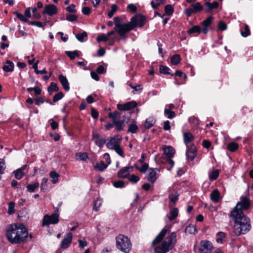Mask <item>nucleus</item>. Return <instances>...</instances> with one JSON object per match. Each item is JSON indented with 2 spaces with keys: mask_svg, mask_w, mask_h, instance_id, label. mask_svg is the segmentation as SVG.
Listing matches in <instances>:
<instances>
[{
  "mask_svg": "<svg viewBox=\"0 0 253 253\" xmlns=\"http://www.w3.org/2000/svg\"><path fill=\"white\" fill-rule=\"evenodd\" d=\"M251 202L247 196H242L236 206L231 211L229 216L234 222V232L237 236L245 234L251 229L250 219L245 215L243 210L250 208Z\"/></svg>",
  "mask_w": 253,
  "mask_h": 253,
  "instance_id": "obj_1",
  "label": "nucleus"
},
{
  "mask_svg": "<svg viewBox=\"0 0 253 253\" xmlns=\"http://www.w3.org/2000/svg\"><path fill=\"white\" fill-rule=\"evenodd\" d=\"M113 20L116 31L122 39L126 37V34L127 32L137 26L142 27L145 23V18L142 15H137L132 17L128 23H125L118 17H115Z\"/></svg>",
  "mask_w": 253,
  "mask_h": 253,
  "instance_id": "obj_2",
  "label": "nucleus"
},
{
  "mask_svg": "<svg viewBox=\"0 0 253 253\" xmlns=\"http://www.w3.org/2000/svg\"><path fill=\"white\" fill-rule=\"evenodd\" d=\"M6 237L12 244H20L26 241L28 232L22 224L11 225L7 229Z\"/></svg>",
  "mask_w": 253,
  "mask_h": 253,
  "instance_id": "obj_3",
  "label": "nucleus"
},
{
  "mask_svg": "<svg viewBox=\"0 0 253 253\" xmlns=\"http://www.w3.org/2000/svg\"><path fill=\"white\" fill-rule=\"evenodd\" d=\"M176 234L171 232L167 237L166 241H164L161 244L155 248L156 253H167L172 250L176 243Z\"/></svg>",
  "mask_w": 253,
  "mask_h": 253,
  "instance_id": "obj_4",
  "label": "nucleus"
},
{
  "mask_svg": "<svg viewBox=\"0 0 253 253\" xmlns=\"http://www.w3.org/2000/svg\"><path fill=\"white\" fill-rule=\"evenodd\" d=\"M116 246L118 249L125 253H128L131 249V243L127 237L119 235L116 238Z\"/></svg>",
  "mask_w": 253,
  "mask_h": 253,
  "instance_id": "obj_5",
  "label": "nucleus"
},
{
  "mask_svg": "<svg viewBox=\"0 0 253 253\" xmlns=\"http://www.w3.org/2000/svg\"><path fill=\"white\" fill-rule=\"evenodd\" d=\"M163 150L164 154L168 157L166 162L170 165V167L169 168H168L167 169L168 170H170L174 164V162L172 160H171V158L173 157L175 154V150L174 148L170 146H165L163 148Z\"/></svg>",
  "mask_w": 253,
  "mask_h": 253,
  "instance_id": "obj_6",
  "label": "nucleus"
},
{
  "mask_svg": "<svg viewBox=\"0 0 253 253\" xmlns=\"http://www.w3.org/2000/svg\"><path fill=\"white\" fill-rule=\"evenodd\" d=\"M59 221V214L54 213L50 215L46 214L42 219V225L43 226H48L50 224H56Z\"/></svg>",
  "mask_w": 253,
  "mask_h": 253,
  "instance_id": "obj_7",
  "label": "nucleus"
},
{
  "mask_svg": "<svg viewBox=\"0 0 253 253\" xmlns=\"http://www.w3.org/2000/svg\"><path fill=\"white\" fill-rule=\"evenodd\" d=\"M212 248V244L210 241H202L200 242L199 251L201 253H210Z\"/></svg>",
  "mask_w": 253,
  "mask_h": 253,
  "instance_id": "obj_8",
  "label": "nucleus"
},
{
  "mask_svg": "<svg viewBox=\"0 0 253 253\" xmlns=\"http://www.w3.org/2000/svg\"><path fill=\"white\" fill-rule=\"evenodd\" d=\"M92 140L94 141L95 145L100 148H102L104 144L106 143V139L97 133L92 132Z\"/></svg>",
  "mask_w": 253,
  "mask_h": 253,
  "instance_id": "obj_9",
  "label": "nucleus"
},
{
  "mask_svg": "<svg viewBox=\"0 0 253 253\" xmlns=\"http://www.w3.org/2000/svg\"><path fill=\"white\" fill-rule=\"evenodd\" d=\"M213 19L212 16H210L204 20L201 24L202 26V32L204 34H207L209 32V29Z\"/></svg>",
  "mask_w": 253,
  "mask_h": 253,
  "instance_id": "obj_10",
  "label": "nucleus"
},
{
  "mask_svg": "<svg viewBox=\"0 0 253 253\" xmlns=\"http://www.w3.org/2000/svg\"><path fill=\"white\" fill-rule=\"evenodd\" d=\"M73 238V235L71 233H67L60 244V248L63 249L68 248L70 245Z\"/></svg>",
  "mask_w": 253,
  "mask_h": 253,
  "instance_id": "obj_11",
  "label": "nucleus"
},
{
  "mask_svg": "<svg viewBox=\"0 0 253 253\" xmlns=\"http://www.w3.org/2000/svg\"><path fill=\"white\" fill-rule=\"evenodd\" d=\"M137 103L134 101L127 102L123 104H118L117 108L121 111H128L137 106Z\"/></svg>",
  "mask_w": 253,
  "mask_h": 253,
  "instance_id": "obj_12",
  "label": "nucleus"
},
{
  "mask_svg": "<svg viewBox=\"0 0 253 253\" xmlns=\"http://www.w3.org/2000/svg\"><path fill=\"white\" fill-rule=\"evenodd\" d=\"M132 170L133 167L131 166L124 167L118 172V176L122 178H127L129 175V172L132 171Z\"/></svg>",
  "mask_w": 253,
  "mask_h": 253,
  "instance_id": "obj_13",
  "label": "nucleus"
},
{
  "mask_svg": "<svg viewBox=\"0 0 253 253\" xmlns=\"http://www.w3.org/2000/svg\"><path fill=\"white\" fill-rule=\"evenodd\" d=\"M197 149L194 145L189 147L187 145V150L186 152V155L188 160L191 161H193L196 156Z\"/></svg>",
  "mask_w": 253,
  "mask_h": 253,
  "instance_id": "obj_14",
  "label": "nucleus"
},
{
  "mask_svg": "<svg viewBox=\"0 0 253 253\" xmlns=\"http://www.w3.org/2000/svg\"><path fill=\"white\" fill-rule=\"evenodd\" d=\"M57 12V7L53 4L46 5L44 7L43 13H46L49 16H52Z\"/></svg>",
  "mask_w": 253,
  "mask_h": 253,
  "instance_id": "obj_15",
  "label": "nucleus"
},
{
  "mask_svg": "<svg viewBox=\"0 0 253 253\" xmlns=\"http://www.w3.org/2000/svg\"><path fill=\"white\" fill-rule=\"evenodd\" d=\"M158 171L157 169L150 168L149 169L148 176L147 177L148 181L154 183L157 179V171Z\"/></svg>",
  "mask_w": 253,
  "mask_h": 253,
  "instance_id": "obj_16",
  "label": "nucleus"
},
{
  "mask_svg": "<svg viewBox=\"0 0 253 253\" xmlns=\"http://www.w3.org/2000/svg\"><path fill=\"white\" fill-rule=\"evenodd\" d=\"M168 231V229L165 228L163 229V230L159 233V234L156 236L155 239L152 242V245H155L156 244L160 242L166 236V234Z\"/></svg>",
  "mask_w": 253,
  "mask_h": 253,
  "instance_id": "obj_17",
  "label": "nucleus"
},
{
  "mask_svg": "<svg viewBox=\"0 0 253 253\" xmlns=\"http://www.w3.org/2000/svg\"><path fill=\"white\" fill-rule=\"evenodd\" d=\"M58 79L64 89L67 91H69L70 90V86L67 78L63 75H60Z\"/></svg>",
  "mask_w": 253,
  "mask_h": 253,
  "instance_id": "obj_18",
  "label": "nucleus"
},
{
  "mask_svg": "<svg viewBox=\"0 0 253 253\" xmlns=\"http://www.w3.org/2000/svg\"><path fill=\"white\" fill-rule=\"evenodd\" d=\"M218 2L217 1H213L212 3L210 2H206L205 5L206 7V11L211 12L213 9L216 8L218 6Z\"/></svg>",
  "mask_w": 253,
  "mask_h": 253,
  "instance_id": "obj_19",
  "label": "nucleus"
},
{
  "mask_svg": "<svg viewBox=\"0 0 253 253\" xmlns=\"http://www.w3.org/2000/svg\"><path fill=\"white\" fill-rule=\"evenodd\" d=\"M211 200L215 203H218L220 200V193L217 189L213 190L210 194Z\"/></svg>",
  "mask_w": 253,
  "mask_h": 253,
  "instance_id": "obj_20",
  "label": "nucleus"
},
{
  "mask_svg": "<svg viewBox=\"0 0 253 253\" xmlns=\"http://www.w3.org/2000/svg\"><path fill=\"white\" fill-rule=\"evenodd\" d=\"M6 65H4L2 67L3 70L6 72H12L13 70L14 67V63L9 60H7L6 61Z\"/></svg>",
  "mask_w": 253,
  "mask_h": 253,
  "instance_id": "obj_21",
  "label": "nucleus"
},
{
  "mask_svg": "<svg viewBox=\"0 0 253 253\" xmlns=\"http://www.w3.org/2000/svg\"><path fill=\"white\" fill-rule=\"evenodd\" d=\"M124 121L125 120H114L113 122L115 123V125H116V129L118 131H121L123 129L124 126H125L124 125Z\"/></svg>",
  "mask_w": 253,
  "mask_h": 253,
  "instance_id": "obj_22",
  "label": "nucleus"
},
{
  "mask_svg": "<svg viewBox=\"0 0 253 253\" xmlns=\"http://www.w3.org/2000/svg\"><path fill=\"white\" fill-rule=\"evenodd\" d=\"M184 142L186 145L191 142L194 139V136L189 132H184L183 133Z\"/></svg>",
  "mask_w": 253,
  "mask_h": 253,
  "instance_id": "obj_23",
  "label": "nucleus"
},
{
  "mask_svg": "<svg viewBox=\"0 0 253 253\" xmlns=\"http://www.w3.org/2000/svg\"><path fill=\"white\" fill-rule=\"evenodd\" d=\"M155 121V118L152 117L147 118L145 121L144 125L145 128L147 129L151 128L153 126Z\"/></svg>",
  "mask_w": 253,
  "mask_h": 253,
  "instance_id": "obj_24",
  "label": "nucleus"
},
{
  "mask_svg": "<svg viewBox=\"0 0 253 253\" xmlns=\"http://www.w3.org/2000/svg\"><path fill=\"white\" fill-rule=\"evenodd\" d=\"M119 143L116 141L115 139L110 138L109 141L106 143V147L109 149L113 150L114 148L119 145Z\"/></svg>",
  "mask_w": 253,
  "mask_h": 253,
  "instance_id": "obj_25",
  "label": "nucleus"
},
{
  "mask_svg": "<svg viewBox=\"0 0 253 253\" xmlns=\"http://www.w3.org/2000/svg\"><path fill=\"white\" fill-rule=\"evenodd\" d=\"M178 210L177 208H173L170 210L169 215H167L170 221L174 220L178 215Z\"/></svg>",
  "mask_w": 253,
  "mask_h": 253,
  "instance_id": "obj_26",
  "label": "nucleus"
},
{
  "mask_svg": "<svg viewBox=\"0 0 253 253\" xmlns=\"http://www.w3.org/2000/svg\"><path fill=\"white\" fill-rule=\"evenodd\" d=\"M160 72L164 75H170L171 76H173V74L170 72V69L167 66L163 65H160L159 66Z\"/></svg>",
  "mask_w": 253,
  "mask_h": 253,
  "instance_id": "obj_27",
  "label": "nucleus"
},
{
  "mask_svg": "<svg viewBox=\"0 0 253 253\" xmlns=\"http://www.w3.org/2000/svg\"><path fill=\"white\" fill-rule=\"evenodd\" d=\"M108 164H105V163L101 161L98 163H96L94 166V168L99 171H103L108 167Z\"/></svg>",
  "mask_w": 253,
  "mask_h": 253,
  "instance_id": "obj_28",
  "label": "nucleus"
},
{
  "mask_svg": "<svg viewBox=\"0 0 253 253\" xmlns=\"http://www.w3.org/2000/svg\"><path fill=\"white\" fill-rule=\"evenodd\" d=\"M59 90V87L57 86V84L53 82L50 83L49 86L48 87L47 90L50 95H51L52 92L57 91Z\"/></svg>",
  "mask_w": 253,
  "mask_h": 253,
  "instance_id": "obj_29",
  "label": "nucleus"
},
{
  "mask_svg": "<svg viewBox=\"0 0 253 253\" xmlns=\"http://www.w3.org/2000/svg\"><path fill=\"white\" fill-rule=\"evenodd\" d=\"M197 232L196 226L194 225L190 224L187 226L185 229V232L186 234H194Z\"/></svg>",
  "mask_w": 253,
  "mask_h": 253,
  "instance_id": "obj_30",
  "label": "nucleus"
},
{
  "mask_svg": "<svg viewBox=\"0 0 253 253\" xmlns=\"http://www.w3.org/2000/svg\"><path fill=\"white\" fill-rule=\"evenodd\" d=\"M201 32H202L201 27L198 25L194 26L188 31V33L189 34H192L193 33L200 34Z\"/></svg>",
  "mask_w": 253,
  "mask_h": 253,
  "instance_id": "obj_31",
  "label": "nucleus"
},
{
  "mask_svg": "<svg viewBox=\"0 0 253 253\" xmlns=\"http://www.w3.org/2000/svg\"><path fill=\"white\" fill-rule=\"evenodd\" d=\"M155 1L152 0L151 2V5L152 7L156 9L162 4H164L166 2V0H155Z\"/></svg>",
  "mask_w": 253,
  "mask_h": 253,
  "instance_id": "obj_32",
  "label": "nucleus"
},
{
  "mask_svg": "<svg viewBox=\"0 0 253 253\" xmlns=\"http://www.w3.org/2000/svg\"><path fill=\"white\" fill-rule=\"evenodd\" d=\"M50 177L52 178V183L53 184L56 183L58 181V177L59 174L55 171H51L49 174Z\"/></svg>",
  "mask_w": 253,
  "mask_h": 253,
  "instance_id": "obj_33",
  "label": "nucleus"
},
{
  "mask_svg": "<svg viewBox=\"0 0 253 253\" xmlns=\"http://www.w3.org/2000/svg\"><path fill=\"white\" fill-rule=\"evenodd\" d=\"M181 58L179 54H174L171 57V63L173 65H177L180 62Z\"/></svg>",
  "mask_w": 253,
  "mask_h": 253,
  "instance_id": "obj_34",
  "label": "nucleus"
},
{
  "mask_svg": "<svg viewBox=\"0 0 253 253\" xmlns=\"http://www.w3.org/2000/svg\"><path fill=\"white\" fill-rule=\"evenodd\" d=\"M39 186V183L36 182L33 184H29L27 185V191L29 192H33Z\"/></svg>",
  "mask_w": 253,
  "mask_h": 253,
  "instance_id": "obj_35",
  "label": "nucleus"
},
{
  "mask_svg": "<svg viewBox=\"0 0 253 253\" xmlns=\"http://www.w3.org/2000/svg\"><path fill=\"white\" fill-rule=\"evenodd\" d=\"M79 52L80 51L78 50H75L74 51H66L65 53L71 60H73L75 59L76 56H79Z\"/></svg>",
  "mask_w": 253,
  "mask_h": 253,
  "instance_id": "obj_36",
  "label": "nucleus"
},
{
  "mask_svg": "<svg viewBox=\"0 0 253 253\" xmlns=\"http://www.w3.org/2000/svg\"><path fill=\"white\" fill-rule=\"evenodd\" d=\"M138 129V127L136 124V123H133L130 124L128 128V131L132 133H135L137 132Z\"/></svg>",
  "mask_w": 253,
  "mask_h": 253,
  "instance_id": "obj_37",
  "label": "nucleus"
},
{
  "mask_svg": "<svg viewBox=\"0 0 253 253\" xmlns=\"http://www.w3.org/2000/svg\"><path fill=\"white\" fill-rule=\"evenodd\" d=\"M13 173L14 174L15 178L18 180L21 179L25 175L24 172L19 169L14 170Z\"/></svg>",
  "mask_w": 253,
  "mask_h": 253,
  "instance_id": "obj_38",
  "label": "nucleus"
},
{
  "mask_svg": "<svg viewBox=\"0 0 253 253\" xmlns=\"http://www.w3.org/2000/svg\"><path fill=\"white\" fill-rule=\"evenodd\" d=\"M225 238V234L224 233L222 232H219L216 234V242L218 243H222L223 240Z\"/></svg>",
  "mask_w": 253,
  "mask_h": 253,
  "instance_id": "obj_39",
  "label": "nucleus"
},
{
  "mask_svg": "<svg viewBox=\"0 0 253 253\" xmlns=\"http://www.w3.org/2000/svg\"><path fill=\"white\" fill-rule=\"evenodd\" d=\"M239 145L237 143L231 142L227 145L228 149L231 152H234L238 149Z\"/></svg>",
  "mask_w": 253,
  "mask_h": 253,
  "instance_id": "obj_40",
  "label": "nucleus"
},
{
  "mask_svg": "<svg viewBox=\"0 0 253 253\" xmlns=\"http://www.w3.org/2000/svg\"><path fill=\"white\" fill-rule=\"evenodd\" d=\"M194 13H197L202 11L203 9V6L200 2H197L192 4Z\"/></svg>",
  "mask_w": 253,
  "mask_h": 253,
  "instance_id": "obj_41",
  "label": "nucleus"
},
{
  "mask_svg": "<svg viewBox=\"0 0 253 253\" xmlns=\"http://www.w3.org/2000/svg\"><path fill=\"white\" fill-rule=\"evenodd\" d=\"M141 164L142 166L141 168H139L136 164L134 165V167L141 172H145L148 168L149 165L147 163H143Z\"/></svg>",
  "mask_w": 253,
  "mask_h": 253,
  "instance_id": "obj_42",
  "label": "nucleus"
},
{
  "mask_svg": "<svg viewBox=\"0 0 253 253\" xmlns=\"http://www.w3.org/2000/svg\"><path fill=\"white\" fill-rule=\"evenodd\" d=\"M120 115L119 112L115 111L112 113H110L108 114V117L112 119V121H114V120H118L120 119Z\"/></svg>",
  "mask_w": 253,
  "mask_h": 253,
  "instance_id": "obj_43",
  "label": "nucleus"
},
{
  "mask_svg": "<svg viewBox=\"0 0 253 253\" xmlns=\"http://www.w3.org/2000/svg\"><path fill=\"white\" fill-rule=\"evenodd\" d=\"M87 34L86 32H83L82 33L77 34L76 35V38L80 42H84V38L87 37Z\"/></svg>",
  "mask_w": 253,
  "mask_h": 253,
  "instance_id": "obj_44",
  "label": "nucleus"
},
{
  "mask_svg": "<svg viewBox=\"0 0 253 253\" xmlns=\"http://www.w3.org/2000/svg\"><path fill=\"white\" fill-rule=\"evenodd\" d=\"M165 11L166 14L168 15H171L173 13L174 9L172 5L170 4H167L165 6Z\"/></svg>",
  "mask_w": 253,
  "mask_h": 253,
  "instance_id": "obj_45",
  "label": "nucleus"
},
{
  "mask_svg": "<svg viewBox=\"0 0 253 253\" xmlns=\"http://www.w3.org/2000/svg\"><path fill=\"white\" fill-rule=\"evenodd\" d=\"M241 34L243 37H247L250 35V30L247 25H245L244 31L241 30Z\"/></svg>",
  "mask_w": 253,
  "mask_h": 253,
  "instance_id": "obj_46",
  "label": "nucleus"
},
{
  "mask_svg": "<svg viewBox=\"0 0 253 253\" xmlns=\"http://www.w3.org/2000/svg\"><path fill=\"white\" fill-rule=\"evenodd\" d=\"M102 205L101 200L99 198H97L95 201L93 205V210L96 211L99 210L100 207Z\"/></svg>",
  "mask_w": 253,
  "mask_h": 253,
  "instance_id": "obj_47",
  "label": "nucleus"
},
{
  "mask_svg": "<svg viewBox=\"0 0 253 253\" xmlns=\"http://www.w3.org/2000/svg\"><path fill=\"white\" fill-rule=\"evenodd\" d=\"M219 175V171L217 169L212 171L209 174V178L211 180H215Z\"/></svg>",
  "mask_w": 253,
  "mask_h": 253,
  "instance_id": "obj_48",
  "label": "nucleus"
},
{
  "mask_svg": "<svg viewBox=\"0 0 253 253\" xmlns=\"http://www.w3.org/2000/svg\"><path fill=\"white\" fill-rule=\"evenodd\" d=\"M164 112L169 119H172L174 118L175 116L174 112L170 111L168 109L165 108Z\"/></svg>",
  "mask_w": 253,
  "mask_h": 253,
  "instance_id": "obj_49",
  "label": "nucleus"
},
{
  "mask_svg": "<svg viewBox=\"0 0 253 253\" xmlns=\"http://www.w3.org/2000/svg\"><path fill=\"white\" fill-rule=\"evenodd\" d=\"M117 8L118 6L116 4H113L111 6V9L108 13L109 18H112L113 16L114 13L117 10Z\"/></svg>",
  "mask_w": 253,
  "mask_h": 253,
  "instance_id": "obj_50",
  "label": "nucleus"
},
{
  "mask_svg": "<svg viewBox=\"0 0 253 253\" xmlns=\"http://www.w3.org/2000/svg\"><path fill=\"white\" fill-rule=\"evenodd\" d=\"M13 14H15L17 18L20 21L25 22L28 21V19L23 14L19 13L17 11L14 12Z\"/></svg>",
  "mask_w": 253,
  "mask_h": 253,
  "instance_id": "obj_51",
  "label": "nucleus"
},
{
  "mask_svg": "<svg viewBox=\"0 0 253 253\" xmlns=\"http://www.w3.org/2000/svg\"><path fill=\"white\" fill-rule=\"evenodd\" d=\"M15 204L13 202H10L8 204V213L11 214L15 212L14 210Z\"/></svg>",
  "mask_w": 253,
  "mask_h": 253,
  "instance_id": "obj_52",
  "label": "nucleus"
},
{
  "mask_svg": "<svg viewBox=\"0 0 253 253\" xmlns=\"http://www.w3.org/2000/svg\"><path fill=\"white\" fill-rule=\"evenodd\" d=\"M6 168L5 164L3 159L0 158V175L3 174L4 170Z\"/></svg>",
  "mask_w": 253,
  "mask_h": 253,
  "instance_id": "obj_53",
  "label": "nucleus"
},
{
  "mask_svg": "<svg viewBox=\"0 0 253 253\" xmlns=\"http://www.w3.org/2000/svg\"><path fill=\"white\" fill-rule=\"evenodd\" d=\"M108 40V36L104 34L99 35L97 38V41L99 42H106Z\"/></svg>",
  "mask_w": 253,
  "mask_h": 253,
  "instance_id": "obj_54",
  "label": "nucleus"
},
{
  "mask_svg": "<svg viewBox=\"0 0 253 253\" xmlns=\"http://www.w3.org/2000/svg\"><path fill=\"white\" fill-rule=\"evenodd\" d=\"M64 96V94L62 92H59L56 94L53 97V101L56 102L61 99Z\"/></svg>",
  "mask_w": 253,
  "mask_h": 253,
  "instance_id": "obj_55",
  "label": "nucleus"
},
{
  "mask_svg": "<svg viewBox=\"0 0 253 253\" xmlns=\"http://www.w3.org/2000/svg\"><path fill=\"white\" fill-rule=\"evenodd\" d=\"M140 178L138 176L135 175V174H131V175H129L128 177V180L133 183H137L139 180Z\"/></svg>",
  "mask_w": 253,
  "mask_h": 253,
  "instance_id": "obj_56",
  "label": "nucleus"
},
{
  "mask_svg": "<svg viewBox=\"0 0 253 253\" xmlns=\"http://www.w3.org/2000/svg\"><path fill=\"white\" fill-rule=\"evenodd\" d=\"M113 185L116 188H123L125 186L124 182L122 180H118L113 182Z\"/></svg>",
  "mask_w": 253,
  "mask_h": 253,
  "instance_id": "obj_57",
  "label": "nucleus"
},
{
  "mask_svg": "<svg viewBox=\"0 0 253 253\" xmlns=\"http://www.w3.org/2000/svg\"><path fill=\"white\" fill-rule=\"evenodd\" d=\"M78 19V16L74 14H69L66 16V20L70 22L76 21Z\"/></svg>",
  "mask_w": 253,
  "mask_h": 253,
  "instance_id": "obj_58",
  "label": "nucleus"
},
{
  "mask_svg": "<svg viewBox=\"0 0 253 253\" xmlns=\"http://www.w3.org/2000/svg\"><path fill=\"white\" fill-rule=\"evenodd\" d=\"M169 199L170 200V201L174 205L176 202L177 200L178 199V195L176 194V193H175V195L173 194H170L169 195Z\"/></svg>",
  "mask_w": 253,
  "mask_h": 253,
  "instance_id": "obj_59",
  "label": "nucleus"
},
{
  "mask_svg": "<svg viewBox=\"0 0 253 253\" xmlns=\"http://www.w3.org/2000/svg\"><path fill=\"white\" fill-rule=\"evenodd\" d=\"M113 150H114L115 152L122 157H124V155L123 154V151L122 149L121 148L120 145H119L118 146L114 148Z\"/></svg>",
  "mask_w": 253,
  "mask_h": 253,
  "instance_id": "obj_60",
  "label": "nucleus"
},
{
  "mask_svg": "<svg viewBox=\"0 0 253 253\" xmlns=\"http://www.w3.org/2000/svg\"><path fill=\"white\" fill-rule=\"evenodd\" d=\"M75 5L74 4H71L69 6L66 8V10L70 13H76L77 12L76 9L75 8Z\"/></svg>",
  "mask_w": 253,
  "mask_h": 253,
  "instance_id": "obj_61",
  "label": "nucleus"
},
{
  "mask_svg": "<svg viewBox=\"0 0 253 253\" xmlns=\"http://www.w3.org/2000/svg\"><path fill=\"white\" fill-rule=\"evenodd\" d=\"M218 28L221 31H224L227 29V25L224 22L220 21L218 23Z\"/></svg>",
  "mask_w": 253,
  "mask_h": 253,
  "instance_id": "obj_62",
  "label": "nucleus"
},
{
  "mask_svg": "<svg viewBox=\"0 0 253 253\" xmlns=\"http://www.w3.org/2000/svg\"><path fill=\"white\" fill-rule=\"evenodd\" d=\"M91 115L93 119H96L98 117L99 114L94 108H92L91 109Z\"/></svg>",
  "mask_w": 253,
  "mask_h": 253,
  "instance_id": "obj_63",
  "label": "nucleus"
},
{
  "mask_svg": "<svg viewBox=\"0 0 253 253\" xmlns=\"http://www.w3.org/2000/svg\"><path fill=\"white\" fill-rule=\"evenodd\" d=\"M78 156L79 159L82 161H86L88 159V156L86 153H80Z\"/></svg>",
  "mask_w": 253,
  "mask_h": 253,
  "instance_id": "obj_64",
  "label": "nucleus"
}]
</instances>
